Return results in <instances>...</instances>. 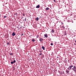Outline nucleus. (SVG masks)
Masks as SVG:
<instances>
[{
  "instance_id": "nucleus-2",
  "label": "nucleus",
  "mask_w": 76,
  "mask_h": 76,
  "mask_svg": "<svg viewBox=\"0 0 76 76\" xmlns=\"http://www.w3.org/2000/svg\"><path fill=\"white\" fill-rule=\"evenodd\" d=\"M14 63H16V61L14 60L13 61H12L11 62V64H13Z\"/></svg>"
},
{
  "instance_id": "nucleus-17",
  "label": "nucleus",
  "mask_w": 76,
  "mask_h": 76,
  "mask_svg": "<svg viewBox=\"0 0 76 76\" xmlns=\"http://www.w3.org/2000/svg\"><path fill=\"white\" fill-rule=\"evenodd\" d=\"M38 37H39V36L38 35H37V38H38Z\"/></svg>"
},
{
  "instance_id": "nucleus-3",
  "label": "nucleus",
  "mask_w": 76,
  "mask_h": 76,
  "mask_svg": "<svg viewBox=\"0 0 76 76\" xmlns=\"http://www.w3.org/2000/svg\"><path fill=\"white\" fill-rule=\"evenodd\" d=\"M43 40V39L42 38H40V39H39V41H40V42H42Z\"/></svg>"
},
{
  "instance_id": "nucleus-22",
  "label": "nucleus",
  "mask_w": 76,
  "mask_h": 76,
  "mask_svg": "<svg viewBox=\"0 0 76 76\" xmlns=\"http://www.w3.org/2000/svg\"><path fill=\"white\" fill-rule=\"evenodd\" d=\"M23 16H25V14H23Z\"/></svg>"
},
{
  "instance_id": "nucleus-13",
  "label": "nucleus",
  "mask_w": 76,
  "mask_h": 76,
  "mask_svg": "<svg viewBox=\"0 0 76 76\" xmlns=\"http://www.w3.org/2000/svg\"><path fill=\"white\" fill-rule=\"evenodd\" d=\"M61 28H63V29H64V28H65V27L63 26H62Z\"/></svg>"
},
{
  "instance_id": "nucleus-16",
  "label": "nucleus",
  "mask_w": 76,
  "mask_h": 76,
  "mask_svg": "<svg viewBox=\"0 0 76 76\" xmlns=\"http://www.w3.org/2000/svg\"><path fill=\"white\" fill-rule=\"evenodd\" d=\"M53 1L55 2V3H56V0H53Z\"/></svg>"
},
{
  "instance_id": "nucleus-19",
  "label": "nucleus",
  "mask_w": 76,
  "mask_h": 76,
  "mask_svg": "<svg viewBox=\"0 0 76 76\" xmlns=\"http://www.w3.org/2000/svg\"><path fill=\"white\" fill-rule=\"evenodd\" d=\"M25 20V21H26V18H25V19H24Z\"/></svg>"
},
{
  "instance_id": "nucleus-23",
  "label": "nucleus",
  "mask_w": 76,
  "mask_h": 76,
  "mask_svg": "<svg viewBox=\"0 0 76 76\" xmlns=\"http://www.w3.org/2000/svg\"><path fill=\"white\" fill-rule=\"evenodd\" d=\"M21 35H23V34H21Z\"/></svg>"
},
{
  "instance_id": "nucleus-11",
  "label": "nucleus",
  "mask_w": 76,
  "mask_h": 76,
  "mask_svg": "<svg viewBox=\"0 0 76 76\" xmlns=\"http://www.w3.org/2000/svg\"><path fill=\"white\" fill-rule=\"evenodd\" d=\"M10 56H12V55H13V53H10Z\"/></svg>"
},
{
  "instance_id": "nucleus-7",
  "label": "nucleus",
  "mask_w": 76,
  "mask_h": 76,
  "mask_svg": "<svg viewBox=\"0 0 76 76\" xmlns=\"http://www.w3.org/2000/svg\"><path fill=\"white\" fill-rule=\"evenodd\" d=\"M36 8H39V5H38L36 7Z\"/></svg>"
},
{
  "instance_id": "nucleus-6",
  "label": "nucleus",
  "mask_w": 76,
  "mask_h": 76,
  "mask_svg": "<svg viewBox=\"0 0 76 76\" xmlns=\"http://www.w3.org/2000/svg\"><path fill=\"white\" fill-rule=\"evenodd\" d=\"M45 38H47L48 37V35H47V34H45Z\"/></svg>"
},
{
  "instance_id": "nucleus-18",
  "label": "nucleus",
  "mask_w": 76,
  "mask_h": 76,
  "mask_svg": "<svg viewBox=\"0 0 76 76\" xmlns=\"http://www.w3.org/2000/svg\"><path fill=\"white\" fill-rule=\"evenodd\" d=\"M51 45H53V43H51Z\"/></svg>"
},
{
  "instance_id": "nucleus-4",
  "label": "nucleus",
  "mask_w": 76,
  "mask_h": 76,
  "mask_svg": "<svg viewBox=\"0 0 76 76\" xmlns=\"http://www.w3.org/2000/svg\"><path fill=\"white\" fill-rule=\"evenodd\" d=\"M66 72L67 73H69V70L66 69Z\"/></svg>"
},
{
  "instance_id": "nucleus-26",
  "label": "nucleus",
  "mask_w": 76,
  "mask_h": 76,
  "mask_svg": "<svg viewBox=\"0 0 76 76\" xmlns=\"http://www.w3.org/2000/svg\"><path fill=\"white\" fill-rule=\"evenodd\" d=\"M75 42H76V41H75Z\"/></svg>"
},
{
  "instance_id": "nucleus-12",
  "label": "nucleus",
  "mask_w": 76,
  "mask_h": 76,
  "mask_svg": "<svg viewBox=\"0 0 76 76\" xmlns=\"http://www.w3.org/2000/svg\"><path fill=\"white\" fill-rule=\"evenodd\" d=\"M36 20H39V18H38L37 17L36 18Z\"/></svg>"
},
{
  "instance_id": "nucleus-21",
  "label": "nucleus",
  "mask_w": 76,
  "mask_h": 76,
  "mask_svg": "<svg viewBox=\"0 0 76 76\" xmlns=\"http://www.w3.org/2000/svg\"><path fill=\"white\" fill-rule=\"evenodd\" d=\"M42 55V53H40V56H41Z\"/></svg>"
},
{
  "instance_id": "nucleus-1",
  "label": "nucleus",
  "mask_w": 76,
  "mask_h": 76,
  "mask_svg": "<svg viewBox=\"0 0 76 76\" xmlns=\"http://www.w3.org/2000/svg\"><path fill=\"white\" fill-rule=\"evenodd\" d=\"M68 69L69 70H71V69H72L74 72H76V66H73V65L69 66L68 68Z\"/></svg>"
},
{
  "instance_id": "nucleus-20",
  "label": "nucleus",
  "mask_w": 76,
  "mask_h": 76,
  "mask_svg": "<svg viewBox=\"0 0 76 76\" xmlns=\"http://www.w3.org/2000/svg\"><path fill=\"white\" fill-rule=\"evenodd\" d=\"M6 17H7V16H4V18H6Z\"/></svg>"
},
{
  "instance_id": "nucleus-8",
  "label": "nucleus",
  "mask_w": 76,
  "mask_h": 76,
  "mask_svg": "<svg viewBox=\"0 0 76 76\" xmlns=\"http://www.w3.org/2000/svg\"><path fill=\"white\" fill-rule=\"evenodd\" d=\"M42 49H43V50H45V47H44L42 46Z\"/></svg>"
},
{
  "instance_id": "nucleus-10",
  "label": "nucleus",
  "mask_w": 76,
  "mask_h": 76,
  "mask_svg": "<svg viewBox=\"0 0 76 76\" xmlns=\"http://www.w3.org/2000/svg\"><path fill=\"white\" fill-rule=\"evenodd\" d=\"M67 34V33H66V31H65L64 32V35H66Z\"/></svg>"
},
{
  "instance_id": "nucleus-24",
  "label": "nucleus",
  "mask_w": 76,
  "mask_h": 76,
  "mask_svg": "<svg viewBox=\"0 0 76 76\" xmlns=\"http://www.w3.org/2000/svg\"><path fill=\"white\" fill-rule=\"evenodd\" d=\"M1 16V15L0 14V17Z\"/></svg>"
},
{
  "instance_id": "nucleus-5",
  "label": "nucleus",
  "mask_w": 76,
  "mask_h": 76,
  "mask_svg": "<svg viewBox=\"0 0 76 76\" xmlns=\"http://www.w3.org/2000/svg\"><path fill=\"white\" fill-rule=\"evenodd\" d=\"M16 35V34L15 33V32H14L12 34V36H15Z\"/></svg>"
},
{
  "instance_id": "nucleus-15",
  "label": "nucleus",
  "mask_w": 76,
  "mask_h": 76,
  "mask_svg": "<svg viewBox=\"0 0 76 76\" xmlns=\"http://www.w3.org/2000/svg\"><path fill=\"white\" fill-rule=\"evenodd\" d=\"M35 40L34 39H33L32 40V41H33V42H35Z\"/></svg>"
},
{
  "instance_id": "nucleus-14",
  "label": "nucleus",
  "mask_w": 76,
  "mask_h": 76,
  "mask_svg": "<svg viewBox=\"0 0 76 76\" xmlns=\"http://www.w3.org/2000/svg\"><path fill=\"white\" fill-rule=\"evenodd\" d=\"M51 32H52L53 33L54 32V30L52 29Z\"/></svg>"
},
{
  "instance_id": "nucleus-9",
  "label": "nucleus",
  "mask_w": 76,
  "mask_h": 76,
  "mask_svg": "<svg viewBox=\"0 0 76 76\" xmlns=\"http://www.w3.org/2000/svg\"><path fill=\"white\" fill-rule=\"evenodd\" d=\"M49 8L48 7H47L46 8L45 10H49Z\"/></svg>"
},
{
  "instance_id": "nucleus-25",
  "label": "nucleus",
  "mask_w": 76,
  "mask_h": 76,
  "mask_svg": "<svg viewBox=\"0 0 76 76\" xmlns=\"http://www.w3.org/2000/svg\"><path fill=\"white\" fill-rule=\"evenodd\" d=\"M40 52H41V51H39Z\"/></svg>"
}]
</instances>
